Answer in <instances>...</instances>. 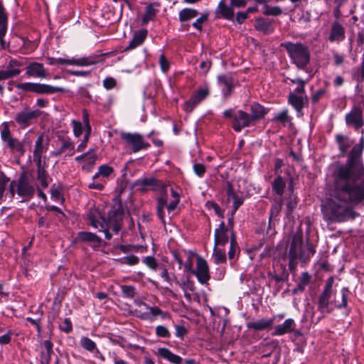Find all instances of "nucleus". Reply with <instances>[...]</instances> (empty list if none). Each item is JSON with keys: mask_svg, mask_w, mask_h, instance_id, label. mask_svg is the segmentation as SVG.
<instances>
[{"mask_svg": "<svg viewBox=\"0 0 364 364\" xmlns=\"http://www.w3.org/2000/svg\"><path fill=\"white\" fill-rule=\"evenodd\" d=\"M282 208V200L280 199L278 203L272 206L270 210L269 222L274 217H277L280 213Z\"/></svg>", "mask_w": 364, "mask_h": 364, "instance_id": "nucleus-57", "label": "nucleus"}, {"mask_svg": "<svg viewBox=\"0 0 364 364\" xmlns=\"http://www.w3.org/2000/svg\"><path fill=\"white\" fill-rule=\"evenodd\" d=\"M316 253V249L314 245L310 242L308 238L306 241V246L301 245L300 249L299 258L302 263H306L309 261L310 258Z\"/></svg>", "mask_w": 364, "mask_h": 364, "instance_id": "nucleus-24", "label": "nucleus"}, {"mask_svg": "<svg viewBox=\"0 0 364 364\" xmlns=\"http://www.w3.org/2000/svg\"><path fill=\"white\" fill-rule=\"evenodd\" d=\"M14 335L12 330H9L6 333L0 336V345H7L11 343V337Z\"/></svg>", "mask_w": 364, "mask_h": 364, "instance_id": "nucleus-63", "label": "nucleus"}, {"mask_svg": "<svg viewBox=\"0 0 364 364\" xmlns=\"http://www.w3.org/2000/svg\"><path fill=\"white\" fill-rule=\"evenodd\" d=\"M158 355L173 364H181L183 363V358L181 356L174 354L166 348H159Z\"/></svg>", "mask_w": 364, "mask_h": 364, "instance_id": "nucleus-29", "label": "nucleus"}, {"mask_svg": "<svg viewBox=\"0 0 364 364\" xmlns=\"http://www.w3.org/2000/svg\"><path fill=\"white\" fill-rule=\"evenodd\" d=\"M194 173L199 177H203L206 171V167L204 164L196 163L193 166Z\"/></svg>", "mask_w": 364, "mask_h": 364, "instance_id": "nucleus-62", "label": "nucleus"}, {"mask_svg": "<svg viewBox=\"0 0 364 364\" xmlns=\"http://www.w3.org/2000/svg\"><path fill=\"white\" fill-rule=\"evenodd\" d=\"M37 180L40 182L42 188H46L48 186L49 175L46 169L36 170Z\"/></svg>", "mask_w": 364, "mask_h": 364, "instance_id": "nucleus-40", "label": "nucleus"}, {"mask_svg": "<svg viewBox=\"0 0 364 364\" xmlns=\"http://www.w3.org/2000/svg\"><path fill=\"white\" fill-rule=\"evenodd\" d=\"M21 70L19 69H7L5 70H0V80H7L20 74Z\"/></svg>", "mask_w": 364, "mask_h": 364, "instance_id": "nucleus-45", "label": "nucleus"}, {"mask_svg": "<svg viewBox=\"0 0 364 364\" xmlns=\"http://www.w3.org/2000/svg\"><path fill=\"white\" fill-rule=\"evenodd\" d=\"M117 85V81L113 77H106L103 80V86L107 90H111L115 87Z\"/></svg>", "mask_w": 364, "mask_h": 364, "instance_id": "nucleus-64", "label": "nucleus"}, {"mask_svg": "<svg viewBox=\"0 0 364 364\" xmlns=\"http://www.w3.org/2000/svg\"><path fill=\"white\" fill-rule=\"evenodd\" d=\"M331 295L321 293L318 296V310L322 314H330L333 308L331 304L330 299Z\"/></svg>", "mask_w": 364, "mask_h": 364, "instance_id": "nucleus-25", "label": "nucleus"}, {"mask_svg": "<svg viewBox=\"0 0 364 364\" xmlns=\"http://www.w3.org/2000/svg\"><path fill=\"white\" fill-rule=\"evenodd\" d=\"M6 146L10 149L11 152L16 154L18 157L23 156L26 152L24 144L22 141L16 138L12 137L6 141Z\"/></svg>", "mask_w": 364, "mask_h": 364, "instance_id": "nucleus-26", "label": "nucleus"}, {"mask_svg": "<svg viewBox=\"0 0 364 364\" xmlns=\"http://www.w3.org/2000/svg\"><path fill=\"white\" fill-rule=\"evenodd\" d=\"M285 187L286 182L280 175H278L272 183V191L279 196L283 195Z\"/></svg>", "mask_w": 364, "mask_h": 364, "instance_id": "nucleus-35", "label": "nucleus"}, {"mask_svg": "<svg viewBox=\"0 0 364 364\" xmlns=\"http://www.w3.org/2000/svg\"><path fill=\"white\" fill-rule=\"evenodd\" d=\"M268 111L259 103L254 102L250 105L249 117L252 125H255L259 121L262 119L267 114Z\"/></svg>", "mask_w": 364, "mask_h": 364, "instance_id": "nucleus-16", "label": "nucleus"}, {"mask_svg": "<svg viewBox=\"0 0 364 364\" xmlns=\"http://www.w3.org/2000/svg\"><path fill=\"white\" fill-rule=\"evenodd\" d=\"M273 122H279L282 123L283 125H285L287 122L289 121V117L288 115V110L287 109L282 110L281 112L278 113L272 119Z\"/></svg>", "mask_w": 364, "mask_h": 364, "instance_id": "nucleus-49", "label": "nucleus"}, {"mask_svg": "<svg viewBox=\"0 0 364 364\" xmlns=\"http://www.w3.org/2000/svg\"><path fill=\"white\" fill-rule=\"evenodd\" d=\"M209 91L205 88L198 90L191 98L185 102L183 107L187 112H191L193 109L208 95Z\"/></svg>", "mask_w": 364, "mask_h": 364, "instance_id": "nucleus-13", "label": "nucleus"}, {"mask_svg": "<svg viewBox=\"0 0 364 364\" xmlns=\"http://www.w3.org/2000/svg\"><path fill=\"white\" fill-rule=\"evenodd\" d=\"M209 14L208 13L202 14L192 24L193 27L201 31L203 29V24L208 19Z\"/></svg>", "mask_w": 364, "mask_h": 364, "instance_id": "nucleus-50", "label": "nucleus"}, {"mask_svg": "<svg viewBox=\"0 0 364 364\" xmlns=\"http://www.w3.org/2000/svg\"><path fill=\"white\" fill-rule=\"evenodd\" d=\"M16 88L24 92H31L38 95H52L64 92V88L47 84L36 82H23L16 85Z\"/></svg>", "mask_w": 364, "mask_h": 364, "instance_id": "nucleus-6", "label": "nucleus"}, {"mask_svg": "<svg viewBox=\"0 0 364 364\" xmlns=\"http://www.w3.org/2000/svg\"><path fill=\"white\" fill-rule=\"evenodd\" d=\"M147 35L148 31L146 28L136 31L129 45L124 48V51L131 50L141 46L146 40Z\"/></svg>", "mask_w": 364, "mask_h": 364, "instance_id": "nucleus-19", "label": "nucleus"}, {"mask_svg": "<svg viewBox=\"0 0 364 364\" xmlns=\"http://www.w3.org/2000/svg\"><path fill=\"white\" fill-rule=\"evenodd\" d=\"M97 159L96 151L91 149L87 152L76 156L75 160L78 163L82 164V169L84 171L90 172L93 168Z\"/></svg>", "mask_w": 364, "mask_h": 364, "instance_id": "nucleus-12", "label": "nucleus"}, {"mask_svg": "<svg viewBox=\"0 0 364 364\" xmlns=\"http://www.w3.org/2000/svg\"><path fill=\"white\" fill-rule=\"evenodd\" d=\"M240 247L237 242L235 231H232L230 239V250L228 251V258L230 261H235L240 253Z\"/></svg>", "mask_w": 364, "mask_h": 364, "instance_id": "nucleus-30", "label": "nucleus"}, {"mask_svg": "<svg viewBox=\"0 0 364 364\" xmlns=\"http://www.w3.org/2000/svg\"><path fill=\"white\" fill-rule=\"evenodd\" d=\"M43 347L45 348L46 350V358L44 361H41V364H49L50 356L52 353H53V343L49 341H44L43 343Z\"/></svg>", "mask_w": 364, "mask_h": 364, "instance_id": "nucleus-43", "label": "nucleus"}, {"mask_svg": "<svg viewBox=\"0 0 364 364\" xmlns=\"http://www.w3.org/2000/svg\"><path fill=\"white\" fill-rule=\"evenodd\" d=\"M122 291L123 294V296L127 298L132 299L134 297L136 292H135V288L132 286L129 285H123L122 286Z\"/></svg>", "mask_w": 364, "mask_h": 364, "instance_id": "nucleus-54", "label": "nucleus"}, {"mask_svg": "<svg viewBox=\"0 0 364 364\" xmlns=\"http://www.w3.org/2000/svg\"><path fill=\"white\" fill-rule=\"evenodd\" d=\"M223 117L232 120V127L236 132H240L242 129L253 126L249 117V113L243 110L228 109L223 112Z\"/></svg>", "mask_w": 364, "mask_h": 364, "instance_id": "nucleus-5", "label": "nucleus"}, {"mask_svg": "<svg viewBox=\"0 0 364 364\" xmlns=\"http://www.w3.org/2000/svg\"><path fill=\"white\" fill-rule=\"evenodd\" d=\"M124 210L122 203H118L109 210L107 216L102 215L97 208H90L86 218L90 224L105 234L106 240H110L113 235L119 232L123 225Z\"/></svg>", "mask_w": 364, "mask_h": 364, "instance_id": "nucleus-2", "label": "nucleus"}, {"mask_svg": "<svg viewBox=\"0 0 364 364\" xmlns=\"http://www.w3.org/2000/svg\"><path fill=\"white\" fill-rule=\"evenodd\" d=\"M227 197L228 202L232 200L233 205L232 210H233V213H235L239 207L242 205L243 199L236 194L230 183H228L227 184Z\"/></svg>", "mask_w": 364, "mask_h": 364, "instance_id": "nucleus-27", "label": "nucleus"}, {"mask_svg": "<svg viewBox=\"0 0 364 364\" xmlns=\"http://www.w3.org/2000/svg\"><path fill=\"white\" fill-rule=\"evenodd\" d=\"M192 273L196 275L198 282L203 284H208L210 276L209 267L205 259L198 257L196 261V269L192 270Z\"/></svg>", "mask_w": 364, "mask_h": 364, "instance_id": "nucleus-11", "label": "nucleus"}, {"mask_svg": "<svg viewBox=\"0 0 364 364\" xmlns=\"http://www.w3.org/2000/svg\"><path fill=\"white\" fill-rule=\"evenodd\" d=\"M159 62L162 72L166 73L170 68V63L164 53L160 55Z\"/></svg>", "mask_w": 364, "mask_h": 364, "instance_id": "nucleus-61", "label": "nucleus"}, {"mask_svg": "<svg viewBox=\"0 0 364 364\" xmlns=\"http://www.w3.org/2000/svg\"><path fill=\"white\" fill-rule=\"evenodd\" d=\"M280 46L284 48L293 64L299 69L305 70L310 63L311 53L307 46L300 43L285 41Z\"/></svg>", "mask_w": 364, "mask_h": 364, "instance_id": "nucleus-3", "label": "nucleus"}, {"mask_svg": "<svg viewBox=\"0 0 364 364\" xmlns=\"http://www.w3.org/2000/svg\"><path fill=\"white\" fill-rule=\"evenodd\" d=\"M228 227L222 221L218 228L215 229L214 234L215 246H225L228 242Z\"/></svg>", "mask_w": 364, "mask_h": 364, "instance_id": "nucleus-17", "label": "nucleus"}, {"mask_svg": "<svg viewBox=\"0 0 364 364\" xmlns=\"http://www.w3.org/2000/svg\"><path fill=\"white\" fill-rule=\"evenodd\" d=\"M345 38L344 27L338 21H334L331 26L328 40L331 42H340L343 41Z\"/></svg>", "mask_w": 364, "mask_h": 364, "instance_id": "nucleus-21", "label": "nucleus"}, {"mask_svg": "<svg viewBox=\"0 0 364 364\" xmlns=\"http://www.w3.org/2000/svg\"><path fill=\"white\" fill-rule=\"evenodd\" d=\"M41 114V112L38 109H24L16 114L15 120L21 128H26L30 126L33 121L36 119Z\"/></svg>", "mask_w": 364, "mask_h": 364, "instance_id": "nucleus-10", "label": "nucleus"}, {"mask_svg": "<svg viewBox=\"0 0 364 364\" xmlns=\"http://www.w3.org/2000/svg\"><path fill=\"white\" fill-rule=\"evenodd\" d=\"M155 16H156L155 9L151 5H149L146 7V13L142 18L141 24L142 25L146 24L149 21L152 20Z\"/></svg>", "mask_w": 364, "mask_h": 364, "instance_id": "nucleus-47", "label": "nucleus"}, {"mask_svg": "<svg viewBox=\"0 0 364 364\" xmlns=\"http://www.w3.org/2000/svg\"><path fill=\"white\" fill-rule=\"evenodd\" d=\"M142 262L152 270H156L158 267V262L155 257L152 256L144 257Z\"/></svg>", "mask_w": 364, "mask_h": 364, "instance_id": "nucleus-56", "label": "nucleus"}, {"mask_svg": "<svg viewBox=\"0 0 364 364\" xmlns=\"http://www.w3.org/2000/svg\"><path fill=\"white\" fill-rule=\"evenodd\" d=\"M311 276L307 272H303L296 287L292 290L294 294L304 291L306 287L310 283Z\"/></svg>", "mask_w": 364, "mask_h": 364, "instance_id": "nucleus-34", "label": "nucleus"}, {"mask_svg": "<svg viewBox=\"0 0 364 364\" xmlns=\"http://www.w3.org/2000/svg\"><path fill=\"white\" fill-rule=\"evenodd\" d=\"M26 75L28 77L38 78H47L48 76L43 65L38 62H33L28 64Z\"/></svg>", "mask_w": 364, "mask_h": 364, "instance_id": "nucleus-15", "label": "nucleus"}, {"mask_svg": "<svg viewBox=\"0 0 364 364\" xmlns=\"http://www.w3.org/2000/svg\"><path fill=\"white\" fill-rule=\"evenodd\" d=\"M289 103L298 112H301L304 107L303 95L295 93H289L288 97Z\"/></svg>", "mask_w": 364, "mask_h": 364, "instance_id": "nucleus-33", "label": "nucleus"}, {"mask_svg": "<svg viewBox=\"0 0 364 364\" xmlns=\"http://www.w3.org/2000/svg\"><path fill=\"white\" fill-rule=\"evenodd\" d=\"M302 245L303 235L301 231H298L293 236L288 253L289 269L291 272H294L296 269L297 259Z\"/></svg>", "mask_w": 364, "mask_h": 364, "instance_id": "nucleus-7", "label": "nucleus"}, {"mask_svg": "<svg viewBox=\"0 0 364 364\" xmlns=\"http://www.w3.org/2000/svg\"><path fill=\"white\" fill-rule=\"evenodd\" d=\"M47 151L43 146V136L39 135L35 142L33 156H43V154Z\"/></svg>", "mask_w": 364, "mask_h": 364, "instance_id": "nucleus-36", "label": "nucleus"}, {"mask_svg": "<svg viewBox=\"0 0 364 364\" xmlns=\"http://www.w3.org/2000/svg\"><path fill=\"white\" fill-rule=\"evenodd\" d=\"M341 294H342V300H341V303H338L337 305H336V307L338 309H342V308H344V307H346L347 306V304H348V301H347V297L350 294V291L348 290V288L346 287H343L342 289H341Z\"/></svg>", "mask_w": 364, "mask_h": 364, "instance_id": "nucleus-58", "label": "nucleus"}, {"mask_svg": "<svg viewBox=\"0 0 364 364\" xmlns=\"http://www.w3.org/2000/svg\"><path fill=\"white\" fill-rule=\"evenodd\" d=\"M282 10L279 6H270L265 5L263 14L266 16H277L282 14Z\"/></svg>", "mask_w": 364, "mask_h": 364, "instance_id": "nucleus-48", "label": "nucleus"}, {"mask_svg": "<svg viewBox=\"0 0 364 364\" xmlns=\"http://www.w3.org/2000/svg\"><path fill=\"white\" fill-rule=\"evenodd\" d=\"M80 343L83 348L90 352H93L95 350H97L95 343L87 337H82L80 339Z\"/></svg>", "mask_w": 364, "mask_h": 364, "instance_id": "nucleus-44", "label": "nucleus"}, {"mask_svg": "<svg viewBox=\"0 0 364 364\" xmlns=\"http://www.w3.org/2000/svg\"><path fill=\"white\" fill-rule=\"evenodd\" d=\"M8 15L1 1H0V28H7Z\"/></svg>", "mask_w": 364, "mask_h": 364, "instance_id": "nucleus-53", "label": "nucleus"}, {"mask_svg": "<svg viewBox=\"0 0 364 364\" xmlns=\"http://www.w3.org/2000/svg\"><path fill=\"white\" fill-rule=\"evenodd\" d=\"M9 193H11V198H14L15 193H16L20 197L28 200L33 198L35 193V188L29 182L26 174L22 173L17 181H11L9 184Z\"/></svg>", "mask_w": 364, "mask_h": 364, "instance_id": "nucleus-4", "label": "nucleus"}, {"mask_svg": "<svg viewBox=\"0 0 364 364\" xmlns=\"http://www.w3.org/2000/svg\"><path fill=\"white\" fill-rule=\"evenodd\" d=\"M120 138L127 146L132 148L134 153L146 149L150 146L149 143L144 141L142 136L137 133L122 132Z\"/></svg>", "mask_w": 364, "mask_h": 364, "instance_id": "nucleus-8", "label": "nucleus"}, {"mask_svg": "<svg viewBox=\"0 0 364 364\" xmlns=\"http://www.w3.org/2000/svg\"><path fill=\"white\" fill-rule=\"evenodd\" d=\"M36 314L38 315V317H36L35 318H31V317H27L26 321L30 322L31 324L36 326V327L37 328V331L40 334L42 331L41 326V321L42 319L43 314V310L39 308L38 309Z\"/></svg>", "mask_w": 364, "mask_h": 364, "instance_id": "nucleus-41", "label": "nucleus"}, {"mask_svg": "<svg viewBox=\"0 0 364 364\" xmlns=\"http://www.w3.org/2000/svg\"><path fill=\"white\" fill-rule=\"evenodd\" d=\"M149 312L144 313L141 318L147 320H153L156 316H160L162 319L170 318V314L167 311H163L158 306H147Z\"/></svg>", "mask_w": 364, "mask_h": 364, "instance_id": "nucleus-28", "label": "nucleus"}, {"mask_svg": "<svg viewBox=\"0 0 364 364\" xmlns=\"http://www.w3.org/2000/svg\"><path fill=\"white\" fill-rule=\"evenodd\" d=\"M156 335L159 338H170L171 332L167 327L163 325H159L156 327Z\"/></svg>", "mask_w": 364, "mask_h": 364, "instance_id": "nucleus-51", "label": "nucleus"}, {"mask_svg": "<svg viewBox=\"0 0 364 364\" xmlns=\"http://www.w3.org/2000/svg\"><path fill=\"white\" fill-rule=\"evenodd\" d=\"M77 240L81 242L89 243L94 247H98L102 243V239L95 233L82 231L77 235Z\"/></svg>", "mask_w": 364, "mask_h": 364, "instance_id": "nucleus-18", "label": "nucleus"}, {"mask_svg": "<svg viewBox=\"0 0 364 364\" xmlns=\"http://www.w3.org/2000/svg\"><path fill=\"white\" fill-rule=\"evenodd\" d=\"M345 121L347 126H351L355 130H358L364 125L362 109L359 106H353L351 110L346 114Z\"/></svg>", "mask_w": 364, "mask_h": 364, "instance_id": "nucleus-9", "label": "nucleus"}, {"mask_svg": "<svg viewBox=\"0 0 364 364\" xmlns=\"http://www.w3.org/2000/svg\"><path fill=\"white\" fill-rule=\"evenodd\" d=\"M292 84H298L297 87L294 90L293 93L296 95H302L305 92V85L306 82L301 78L291 79Z\"/></svg>", "mask_w": 364, "mask_h": 364, "instance_id": "nucleus-46", "label": "nucleus"}, {"mask_svg": "<svg viewBox=\"0 0 364 364\" xmlns=\"http://www.w3.org/2000/svg\"><path fill=\"white\" fill-rule=\"evenodd\" d=\"M198 11L192 8H184L178 12V20L180 22L183 23L188 21L198 15Z\"/></svg>", "mask_w": 364, "mask_h": 364, "instance_id": "nucleus-32", "label": "nucleus"}, {"mask_svg": "<svg viewBox=\"0 0 364 364\" xmlns=\"http://www.w3.org/2000/svg\"><path fill=\"white\" fill-rule=\"evenodd\" d=\"M335 141L340 154L347 155L345 164L338 165L333 173V188L323 208L326 219L336 222L344 221L351 212V204L364 200V166L362 154L364 139L358 143L347 135L337 134Z\"/></svg>", "mask_w": 364, "mask_h": 364, "instance_id": "nucleus-1", "label": "nucleus"}, {"mask_svg": "<svg viewBox=\"0 0 364 364\" xmlns=\"http://www.w3.org/2000/svg\"><path fill=\"white\" fill-rule=\"evenodd\" d=\"M255 28L259 31H262L265 34L272 32V21L264 19V18H258L255 20Z\"/></svg>", "mask_w": 364, "mask_h": 364, "instance_id": "nucleus-31", "label": "nucleus"}, {"mask_svg": "<svg viewBox=\"0 0 364 364\" xmlns=\"http://www.w3.org/2000/svg\"><path fill=\"white\" fill-rule=\"evenodd\" d=\"M295 321L292 318H288L282 324L277 325L274 327L272 336H279L286 333H291L295 328Z\"/></svg>", "mask_w": 364, "mask_h": 364, "instance_id": "nucleus-22", "label": "nucleus"}, {"mask_svg": "<svg viewBox=\"0 0 364 364\" xmlns=\"http://www.w3.org/2000/svg\"><path fill=\"white\" fill-rule=\"evenodd\" d=\"M205 207L208 209L214 210L215 214L218 215L220 218H224V215L220 209V207L216 203H215L213 201L208 200L205 203Z\"/></svg>", "mask_w": 364, "mask_h": 364, "instance_id": "nucleus-55", "label": "nucleus"}, {"mask_svg": "<svg viewBox=\"0 0 364 364\" xmlns=\"http://www.w3.org/2000/svg\"><path fill=\"white\" fill-rule=\"evenodd\" d=\"M114 172V168L107 164H103L99 166L98 173L101 174L102 178H108Z\"/></svg>", "mask_w": 364, "mask_h": 364, "instance_id": "nucleus-52", "label": "nucleus"}, {"mask_svg": "<svg viewBox=\"0 0 364 364\" xmlns=\"http://www.w3.org/2000/svg\"><path fill=\"white\" fill-rule=\"evenodd\" d=\"M215 13L218 18H223L227 20H232L234 17V11L232 7L226 5L224 0L219 2Z\"/></svg>", "mask_w": 364, "mask_h": 364, "instance_id": "nucleus-23", "label": "nucleus"}, {"mask_svg": "<svg viewBox=\"0 0 364 364\" xmlns=\"http://www.w3.org/2000/svg\"><path fill=\"white\" fill-rule=\"evenodd\" d=\"M137 184L144 188H146L148 187H154L157 185L156 180L154 178H144L142 180H139L137 181Z\"/></svg>", "mask_w": 364, "mask_h": 364, "instance_id": "nucleus-59", "label": "nucleus"}, {"mask_svg": "<svg viewBox=\"0 0 364 364\" xmlns=\"http://www.w3.org/2000/svg\"><path fill=\"white\" fill-rule=\"evenodd\" d=\"M275 317H272L269 319L261 318L255 321L248 322L247 327L249 329L254 330L255 331H264L272 328Z\"/></svg>", "mask_w": 364, "mask_h": 364, "instance_id": "nucleus-20", "label": "nucleus"}, {"mask_svg": "<svg viewBox=\"0 0 364 364\" xmlns=\"http://www.w3.org/2000/svg\"><path fill=\"white\" fill-rule=\"evenodd\" d=\"M61 143V147L65 152H67L68 156H73L75 153V144L69 139H65L63 137L59 139Z\"/></svg>", "mask_w": 364, "mask_h": 364, "instance_id": "nucleus-37", "label": "nucleus"}, {"mask_svg": "<svg viewBox=\"0 0 364 364\" xmlns=\"http://www.w3.org/2000/svg\"><path fill=\"white\" fill-rule=\"evenodd\" d=\"M71 124L73 128V134L75 136L79 137L82 134V125L79 121L73 119L71 121Z\"/></svg>", "mask_w": 364, "mask_h": 364, "instance_id": "nucleus-60", "label": "nucleus"}, {"mask_svg": "<svg viewBox=\"0 0 364 364\" xmlns=\"http://www.w3.org/2000/svg\"><path fill=\"white\" fill-rule=\"evenodd\" d=\"M97 63V61L93 59L92 57H85L81 58H72V65H77V66H88L95 65Z\"/></svg>", "mask_w": 364, "mask_h": 364, "instance_id": "nucleus-39", "label": "nucleus"}, {"mask_svg": "<svg viewBox=\"0 0 364 364\" xmlns=\"http://www.w3.org/2000/svg\"><path fill=\"white\" fill-rule=\"evenodd\" d=\"M121 264L136 265L139 262V258L135 255H128L117 259Z\"/></svg>", "mask_w": 364, "mask_h": 364, "instance_id": "nucleus-42", "label": "nucleus"}, {"mask_svg": "<svg viewBox=\"0 0 364 364\" xmlns=\"http://www.w3.org/2000/svg\"><path fill=\"white\" fill-rule=\"evenodd\" d=\"M218 247L214 245L213 254L214 262L216 264L224 263L226 262L225 252L223 249H220Z\"/></svg>", "mask_w": 364, "mask_h": 364, "instance_id": "nucleus-38", "label": "nucleus"}, {"mask_svg": "<svg viewBox=\"0 0 364 364\" xmlns=\"http://www.w3.org/2000/svg\"><path fill=\"white\" fill-rule=\"evenodd\" d=\"M235 79L230 73L218 76V82L222 87V92L224 97H229L235 87Z\"/></svg>", "mask_w": 364, "mask_h": 364, "instance_id": "nucleus-14", "label": "nucleus"}]
</instances>
